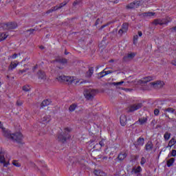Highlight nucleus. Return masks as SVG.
I'll use <instances>...</instances> for the list:
<instances>
[{"instance_id":"obj_1","label":"nucleus","mask_w":176,"mask_h":176,"mask_svg":"<svg viewBox=\"0 0 176 176\" xmlns=\"http://www.w3.org/2000/svg\"><path fill=\"white\" fill-rule=\"evenodd\" d=\"M72 131V129L69 127H66L63 129V131L60 133H59L57 136V140L59 142H62V144H64L65 142H67V140L71 139V135L69 133Z\"/></svg>"},{"instance_id":"obj_2","label":"nucleus","mask_w":176,"mask_h":176,"mask_svg":"<svg viewBox=\"0 0 176 176\" xmlns=\"http://www.w3.org/2000/svg\"><path fill=\"white\" fill-rule=\"evenodd\" d=\"M171 22V19L170 18H165V19H155L153 21V24L154 25H167L169 23Z\"/></svg>"},{"instance_id":"obj_3","label":"nucleus","mask_w":176,"mask_h":176,"mask_svg":"<svg viewBox=\"0 0 176 176\" xmlns=\"http://www.w3.org/2000/svg\"><path fill=\"white\" fill-rule=\"evenodd\" d=\"M56 79L60 83H67V85H72V80H74L72 77L67 76H60Z\"/></svg>"},{"instance_id":"obj_4","label":"nucleus","mask_w":176,"mask_h":176,"mask_svg":"<svg viewBox=\"0 0 176 176\" xmlns=\"http://www.w3.org/2000/svg\"><path fill=\"white\" fill-rule=\"evenodd\" d=\"M84 96L87 100H91L96 96V90L92 89H85L84 91Z\"/></svg>"},{"instance_id":"obj_5","label":"nucleus","mask_w":176,"mask_h":176,"mask_svg":"<svg viewBox=\"0 0 176 176\" xmlns=\"http://www.w3.org/2000/svg\"><path fill=\"white\" fill-rule=\"evenodd\" d=\"M13 142H17L20 144L23 141V134L20 132H16L15 133H12L11 139Z\"/></svg>"},{"instance_id":"obj_6","label":"nucleus","mask_w":176,"mask_h":176,"mask_svg":"<svg viewBox=\"0 0 176 176\" xmlns=\"http://www.w3.org/2000/svg\"><path fill=\"white\" fill-rule=\"evenodd\" d=\"M67 5V1H63L58 6L52 7L51 9L46 12L47 14H50V13H52V12H56V10H58V9H61V8H64Z\"/></svg>"},{"instance_id":"obj_7","label":"nucleus","mask_w":176,"mask_h":176,"mask_svg":"<svg viewBox=\"0 0 176 176\" xmlns=\"http://www.w3.org/2000/svg\"><path fill=\"white\" fill-rule=\"evenodd\" d=\"M149 86H151V87H153V89H162V87L164 86V82L157 80L153 82H151L149 84Z\"/></svg>"},{"instance_id":"obj_8","label":"nucleus","mask_w":176,"mask_h":176,"mask_svg":"<svg viewBox=\"0 0 176 176\" xmlns=\"http://www.w3.org/2000/svg\"><path fill=\"white\" fill-rule=\"evenodd\" d=\"M3 30H14L17 28V23H4L2 25Z\"/></svg>"},{"instance_id":"obj_9","label":"nucleus","mask_w":176,"mask_h":176,"mask_svg":"<svg viewBox=\"0 0 176 176\" xmlns=\"http://www.w3.org/2000/svg\"><path fill=\"white\" fill-rule=\"evenodd\" d=\"M142 107V103H136L133 104L132 105H130L128 107L129 112H134V111H138V109H140V108Z\"/></svg>"},{"instance_id":"obj_10","label":"nucleus","mask_w":176,"mask_h":176,"mask_svg":"<svg viewBox=\"0 0 176 176\" xmlns=\"http://www.w3.org/2000/svg\"><path fill=\"white\" fill-rule=\"evenodd\" d=\"M154 77L152 76L144 77L142 78L141 80H139L138 81V85H145V83H148V82H151L153 80Z\"/></svg>"},{"instance_id":"obj_11","label":"nucleus","mask_w":176,"mask_h":176,"mask_svg":"<svg viewBox=\"0 0 176 176\" xmlns=\"http://www.w3.org/2000/svg\"><path fill=\"white\" fill-rule=\"evenodd\" d=\"M52 120V116L50 115L45 114L41 117V122L43 124H47L50 123Z\"/></svg>"},{"instance_id":"obj_12","label":"nucleus","mask_w":176,"mask_h":176,"mask_svg":"<svg viewBox=\"0 0 176 176\" xmlns=\"http://www.w3.org/2000/svg\"><path fill=\"white\" fill-rule=\"evenodd\" d=\"M141 5V1H133V3H129L126 8L128 9H135L137 8H138V6H140Z\"/></svg>"},{"instance_id":"obj_13","label":"nucleus","mask_w":176,"mask_h":176,"mask_svg":"<svg viewBox=\"0 0 176 176\" xmlns=\"http://www.w3.org/2000/svg\"><path fill=\"white\" fill-rule=\"evenodd\" d=\"M128 30H129V23H123L122 25V28L118 31V34L120 35H123L124 32H127Z\"/></svg>"},{"instance_id":"obj_14","label":"nucleus","mask_w":176,"mask_h":176,"mask_svg":"<svg viewBox=\"0 0 176 176\" xmlns=\"http://www.w3.org/2000/svg\"><path fill=\"white\" fill-rule=\"evenodd\" d=\"M0 163H3L4 167H8L9 164V161L6 162L5 160V156L3 155V152H0Z\"/></svg>"},{"instance_id":"obj_15","label":"nucleus","mask_w":176,"mask_h":176,"mask_svg":"<svg viewBox=\"0 0 176 176\" xmlns=\"http://www.w3.org/2000/svg\"><path fill=\"white\" fill-rule=\"evenodd\" d=\"M152 149H153V143H152L151 141H148L145 145V150L147 152H151Z\"/></svg>"},{"instance_id":"obj_16","label":"nucleus","mask_w":176,"mask_h":176,"mask_svg":"<svg viewBox=\"0 0 176 176\" xmlns=\"http://www.w3.org/2000/svg\"><path fill=\"white\" fill-rule=\"evenodd\" d=\"M109 74H113V71L112 70H108V71H102L101 72H100L98 74L100 78H104V76H107V75H109Z\"/></svg>"},{"instance_id":"obj_17","label":"nucleus","mask_w":176,"mask_h":176,"mask_svg":"<svg viewBox=\"0 0 176 176\" xmlns=\"http://www.w3.org/2000/svg\"><path fill=\"white\" fill-rule=\"evenodd\" d=\"M120 123L121 126H126V123H127V117L124 115L121 116L120 118Z\"/></svg>"},{"instance_id":"obj_18","label":"nucleus","mask_w":176,"mask_h":176,"mask_svg":"<svg viewBox=\"0 0 176 176\" xmlns=\"http://www.w3.org/2000/svg\"><path fill=\"white\" fill-rule=\"evenodd\" d=\"M37 76L38 79H41V80H46V74H45V72L39 71L37 73Z\"/></svg>"},{"instance_id":"obj_19","label":"nucleus","mask_w":176,"mask_h":176,"mask_svg":"<svg viewBox=\"0 0 176 176\" xmlns=\"http://www.w3.org/2000/svg\"><path fill=\"white\" fill-rule=\"evenodd\" d=\"M3 130V134L4 137H6V138H9L10 140L12 138V133L9 131L5 130V128L1 129Z\"/></svg>"},{"instance_id":"obj_20","label":"nucleus","mask_w":176,"mask_h":176,"mask_svg":"<svg viewBox=\"0 0 176 176\" xmlns=\"http://www.w3.org/2000/svg\"><path fill=\"white\" fill-rule=\"evenodd\" d=\"M19 65V62L17 60L14 61V63H11L9 66V69L13 71L14 68H16Z\"/></svg>"},{"instance_id":"obj_21","label":"nucleus","mask_w":176,"mask_h":176,"mask_svg":"<svg viewBox=\"0 0 176 176\" xmlns=\"http://www.w3.org/2000/svg\"><path fill=\"white\" fill-rule=\"evenodd\" d=\"M126 157H127V153L122 152L121 153H120L118 156V160H124V159H126Z\"/></svg>"},{"instance_id":"obj_22","label":"nucleus","mask_w":176,"mask_h":176,"mask_svg":"<svg viewBox=\"0 0 176 176\" xmlns=\"http://www.w3.org/2000/svg\"><path fill=\"white\" fill-rule=\"evenodd\" d=\"M176 144V138H172V139L169 141L167 148H171V146H174Z\"/></svg>"},{"instance_id":"obj_23","label":"nucleus","mask_w":176,"mask_h":176,"mask_svg":"<svg viewBox=\"0 0 176 176\" xmlns=\"http://www.w3.org/2000/svg\"><path fill=\"white\" fill-rule=\"evenodd\" d=\"M164 112H165L166 113H174V112H175V109H174L173 107H168L166 109H163Z\"/></svg>"},{"instance_id":"obj_24","label":"nucleus","mask_w":176,"mask_h":176,"mask_svg":"<svg viewBox=\"0 0 176 176\" xmlns=\"http://www.w3.org/2000/svg\"><path fill=\"white\" fill-rule=\"evenodd\" d=\"M138 122L142 126V124H146V123L148 122V118L146 117L139 118Z\"/></svg>"},{"instance_id":"obj_25","label":"nucleus","mask_w":176,"mask_h":176,"mask_svg":"<svg viewBox=\"0 0 176 176\" xmlns=\"http://www.w3.org/2000/svg\"><path fill=\"white\" fill-rule=\"evenodd\" d=\"M137 144L139 146H143L144 144H145V139L144 138H139Z\"/></svg>"},{"instance_id":"obj_26","label":"nucleus","mask_w":176,"mask_h":176,"mask_svg":"<svg viewBox=\"0 0 176 176\" xmlns=\"http://www.w3.org/2000/svg\"><path fill=\"white\" fill-rule=\"evenodd\" d=\"M94 174H95V175H97V176H104V175H105V173H104V172H102L100 170H95L94 171Z\"/></svg>"},{"instance_id":"obj_27","label":"nucleus","mask_w":176,"mask_h":176,"mask_svg":"<svg viewBox=\"0 0 176 176\" xmlns=\"http://www.w3.org/2000/svg\"><path fill=\"white\" fill-rule=\"evenodd\" d=\"M175 162V158H170L167 161V166L168 167H171L173 164H174V162Z\"/></svg>"},{"instance_id":"obj_28","label":"nucleus","mask_w":176,"mask_h":176,"mask_svg":"<svg viewBox=\"0 0 176 176\" xmlns=\"http://www.w3.org/2000/svg\"><path fill=\"white\" fill-rule=\"evenodd\" d=\"M8 35L6 33H0V42L5 41L8 38Z\"/></svg>"},{"instance_id":"obj_29","label":"nucleus","mask_w":176,"mask_h":176,"mask_svg":"<svg viewBox=\"0 0 176 176\" xmlns=\"http://www.w3.org/2000/svg\"><path fill=\"white\" fill-rule=\"evenodd\" d=\"M47 105H50V101L49 100H43L41 103V108L47 107Z\"/></svg>"},{"instance_id":"obj_30","label":"nucleus","mask_w":176,"mask_h":176,"mask_svg":"<svg viewBox=\"0 0 176 176\" xmlns=\"http://www.w3.org/2000/svg\"><path fill=\"white\" fill-rule=\"evenodd\" d=\"M78 105L76 104H72V105L69 106V112H74L77 108Z\"/></svg>"},{"instance_id":"obj_31","label":"nucleus","mask_w":176,"mask_h":176,"mask_svg":"<svg viewBox=\"0 0 176 176\" xmlns=\"http://www.w3.org/2000/svg\"><path fill=\"white\" fill-rule=\"evenodd\" d=\"M133 57H135V54L130 53L128 54L126 56H125V58H128V60H133Z\"/></svg>"},{"instance_id":"obj_32","label":"nucleus","mask_w":176,"mask_h":176,"mask_svg":"<svg viewBox=\"0 0 176 176\" xmlns=\"http://www.w3.org/2000/svg\"><path fill=\"white\" fill-rule=\"evenodd\" d=\"M170 137H171V133L168 132H166L164 135V138L166 141H168V140H170Z\"/></svg>"},{"instance_id":"obj_33","label":"nucleus","mask_w":176,"mask_h":176,"mask_svg":"<svg viewBox=\"0 0 176 176\" xmlns=\"http://www.w3.org/2000/svg\"><path fill=\"white\" fill-rule=\"evenodd\" d=\"M94 72V69H93V67L89 68L88 72L87 73V76L88 78H90V76L93 75Z\"/></svg>"},{"instance_id":"obj_34","label":"nucleus","mask_w":176,"mask_h":176,"mask_svg":"<svg viewBox=\"0 0 176 176\" xmlns=\"http://www.w3.org/2000/svg\"><path fill=\"white\" fill-rule=\"evenodd\" d=\"M156 14L155 12H144L143 14L146 17H152V16H155Z\"/></svg>"},{"instance_id":"obj_35","label":"nucleus","mask_w":176,"mask_h":176,"mask_svg":"<svg viewBox=\"0 0 176 176\" xmlns=\"http://www.w3.org/2000/svg\"><path fill=\"white\" fill-rule=\"evenodd\" d=\"M24 104V101L18 99L16 102V107H21V105H23Z\"/></svg>"},{"instance_id":"obj_36","label":"nucleus","mask_w":176,"mask_h":176,"mask_svg":"<svg viewBox=\"0 0 176 176\" xmlns=\"http://www.w3.org/2000/svg\"><path fill=\"white\" fill-rule=\"evenodd\" d=\"M142 171V168L141 166H138L136 168L134 169V173L135 174H138V173H141Z\"/></svg>"},{"instance_id":"obj_37","label":"nucleus","mask_w":176,"mask_h":176,"mask_svg":"<svg viewBox=\"0 0 176 176\" xmlns=\"http://www.w3.org/2000/svg\"><path fill=\"white\" fill-rule=\"evenodd\" d=\"M12 164H13V166H15V167H21V164L20 163H19L18 161H16V160H14L12 162Z\"/></svg>"},{"instance_id":"obj_38","label":"nucleus","mask_w":176,"mask_h":176,"mask_svg":"<svg viewBox=\"0 0 176 176\" xmlns=\"http://www.w3.org/2000/svg\"><path fill=\"white\" fill-rule=\"evenodd\" d=\"M23 91H30V90H31V88H30V86L28 85H24L23 87Z\"/></svg>"},{"instance_id":"obj_39","label":"nucleus","mask_w":176,"mask_h":176,"mask_svg":"<svg viewBox=\"0 0 176 176\" xmlns=\"http://www.w3.org/2000/svg\"><path fill=\"white\" fill-rule=\"evenodd\" d=\"M19 54H14L12 56H8V60H10L12 58V60H14V58H17Z\"/></svg>"},{"instance_id":"obj_40","label":"nucleus","mask_w":176,"mask_h":176,"mask_svg":"<svg viewBox=\"0 0 176 176\" xmlns=\"http://www.w3.org/2000/svg\"><path fill=\"white\" fill-rule=\"evenodd\" d=\"M138 41V35H135L133 36V45H137Z\"/></svg>"},{"instance_id":"obj_41","label":"nucleus","mask_w":176,"mask_h":176,"mask_svg":"<svg viewBox=\"0 0 176 176\" xmlns=\"http://www.w3.org/2000/svg\"><path fill=\"white\" fill-rule=\"evenodd\" d=\"M58 61L60 64H67V59H65V58L59 59Z\"/></svg>"},{"instance_id":"obj_42","label":"nucleus","mask_w":176,"mask_h":176,"mask_svg":"<svg viewBox=\"0 0 176 176\" xmlns=\"http://www.w3.org/2000/svg\"><path fill=\"white\" fill-rule=\"evenodd\" d=\"M28 69H19L18 70V74L19 75H23V74H24V72H27Z\"/></svg>"},{"instance_id":"obj_43","label":"nucleus","mask_w":176,"mask_h":176,"mask_svg":"<svg viewBox=\"0 0 176 176\" xmlns=\"http://www.w3.org/2000/svg\"><path fill=\"white\" fill-rule=\"evenodd\" d=\"M145 163H146V159H145V157H142L141 159L140 164L142 166H144Z\"/></svg>"},{"instance_id":"obj_44","label":"nucleus","mask_w":176,"mask_h":176,"mask_svg":"<svg viewBox=\"0 0 176 176\" xmlns=\"http://www.w3.org/2000/svg\"><path fill=\"white\" fill-rule=\"evenodd\" d=\"M99 145H100L101 147L105 146V139H102L100 142Z\"/></svg>"},{"instance_id":"obj_45","label":"nucleus","mask_w":176,"mask_h":176,"mask_svg":"<svg viewBox=\"0 0 176 176\" xmlns=\"http://www.w3.org/2000/svg\"><path fill=\"white\" fill-rule=\"evenodd\" d=\"M123 83H124V81H120V82H113V85L114 86H120V85H123Z\"/></svg>"},{"instance_id":"obj_46","label":"nucleus","mask_w":176,"mask_h":176,"mask_svg":"<svg viewBox=\"0 0 176 176\" xmlns=\"http://www.w3.org/2000/svg\"><path fill=\"white\" fill-rule=\"evenodd\" d=\"M73 80L72 81V83H74V85H78L79 83V80L78 79H75L74 77H72Z\"/></svg>"},{"instance_id":"obj_47","label":"nucleus","mask_w":176,"mask_h":176,"mask_svg":"<svg viewBox=\"0 0 176 176\" xmlns=\"http://www.w3.org/2000/svg\"><path fill=\"white\" fill-rule=\"evenodd\" d=\"M159 113H160V111L158 109H155L154 115L155 116H158Z\"/></svg>"},{"instance_id":"obj_48","label":"nucleus","mask_w":176,"mask_h":176,"mask_svg":"<svg viewBox=\"0 0 176 176\" xmlns=\"http://www.w3.org/2000/svg\"><path fill=\"white\" fill-rule=\"evenodd\" d=\"M170 156L175 157L176 156V150H172Z\"/></svg>"},{"instance_id":"obj_49","label":"nucleus","mask_w":176,"mask_h":176,"mask_svg":"<svg viewBox=\"0 0 176 176\" xmlns=\"http://www.w3.org/2000/svg\"><path fill=\"white\" fill-rule=\"evenodd\" d=\"M109 24H111V23H106V24L102 25V26L100 27V30H102V29L105 28V27H108V25H109Z\"/></svg>"},{"instance_id":"obj_50","label":"nucleus","mask_w":176,"mask_h":176,"mask_svg":"<svg viewBox=\"0 0 176 176\" xmlns=\"http://www.w3.org/2000/svg\"><path fill=\"white\" fill-rule=\"evenodd\" d=\"M172 32H176V25L170 28Z\"/></svg>"},{"instance_id":"obj_51","label":"nucleus","mask_w":176,"mask_h":176,"mask_svg":"<svg viewBox=\"0 0 176 176\" xmlns=\"http://www.w3.org/2000/svg\"><path fill=\"white\" fill-rule=\"evenodd\" d=\"M29 166H30V167H35V164H34V162H30L29 163Z\"/></svg>"},{"instance_id":"obj_52","label":"nucleus","mask_w":176,"mask_h":176,"mask_svg":"<svg viewBox=\"0 0 176 176\" xmlns=\"http://www.w3.org/2000/svg\"><path fill=\"white\" fill-rule=\"evenodd\" d=\"M34 31H35L34 29H30V30H28V32H30V34H32L34 32Z\"/></svg>"},{"instance_id":"obj_53","label":"nucleus","mask_w":176,"mask_h":176,"mask_svg":"<svg viewBox=\"0 0 176 176\" xmlns=\"http://www.w3.org/2000/svg\"><path fill=\"white\" fill-rule=\"evenodd\" d=\"M171 64H172V65H175V66L176 67V60H173V61L171 62Z\"/></svg>"},{"instance_id":"obj_54","label":"nucleus","mask_w":176,"mask_h":176,"mask_svg":"<svg viewBox=\"0 0 176 176\" xmlns=\"http://www.w3.org/2000/svg\"><path fill=\"white\" fill-rule=\"evenodd\" d=\"M138 36H142V32L139 31V32H138Z\"/></svg>"},{"instance_id":"obj_55","label":"nucleus","mask_w":176,"mask_h":176,"mask_svg":"<svg viewBox=\"0 0 176 176\" xmlns=\"http://www.w3.org/2000/svg\"><path fill=\"white\" fill-rule=\"evenodd\" d=\"M0 129H3V124H2V122H0Z\"/></svg>"},{"instance_id":"obj_56","label":"nucleus","mask_w":176,"mask_h":176,"mask_svg":"<svg viewBox=\"0 0 176 176\" xmlns=\"http://www.w3.org/2000/svg\"><path fill=\"white\" fill-rule=\"evenodd\" d=\"M77 4H78V2H77V1H74V2L73 3L74 6H76Z\"/></svg>"},{"instance_id":"obj_57","label":"nucleus","mask_w":176,"mask_h":176,"mask_svg":"<svg viewBox=\"0 0 176 176\" xmlns=\"http://www.w3.org/2000/svg\"><path fill=\"white\" fill-rule=\"evenodd\" d=\"M40 49H41V50H43V49H45V47H43V46H40Z\"/></svg>"},{"instance_id":"obj_58","label":"nucleus","mask_w":176,"mask_h":176,"mask_svg":"<svg viewBox=\"0 0 176 176\" xmlns=\"http://www.w3.org/2000/svg\"><path fill=\"white\" fill-rule=\"evenodd\" d=\"M173 149H176V145L173 146Z\"/></svg>"},{"instance_id":"obj_59","label":"nucleus","mask_w":176,"mask_h":176,"mask_svg":"<svg viewBox=\"0 0 176 176\" xmlns=\"http://www.w3.org/2000/svg\"><path fill=\"white\" fill-rule=\"evenodd\" d=\"M110 63H113V60H110Z\"/></svg>"},{"instance_id":"obj_60","label":"nucleus","mask_w":176,"mask_h":176,"mask_svg":"<svg viewBox=\"0 0 176 176\" xmlns=\"http://www.w3.org/2000/svg\"><path fill=\"white\" fill-rule=\"evenodd\" d=\"M166 118H168V116L166 115Z\"/></svg>"}]
</instances>
